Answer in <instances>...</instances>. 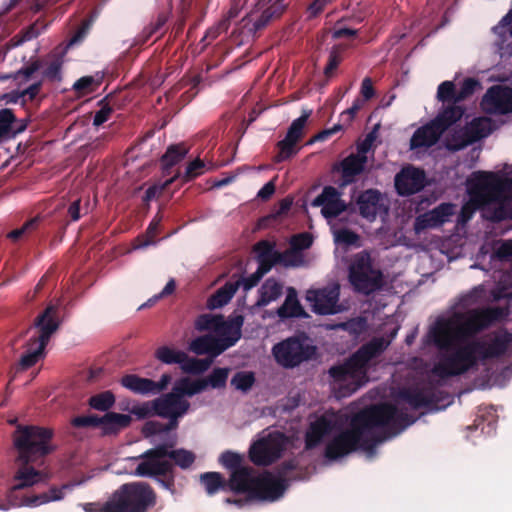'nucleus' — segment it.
I'll return each instance as SVG.
<instances>
[{
    "label": "nucleus",
    "mask_w": 512,
    "mask_h": 512,
    "mask_svg": "<svg viewBox=\"0 0 512 512\" xmlns=\"http://www.w3.org/2000/svg\"><path fill=\"white\" fill-rule=\"evenodd\" d=\"M240 286V280L227 281L222 287H220L214 294L209 297L207 301L208 308L217 309L228 304Z\"/></svg>",
    "instance_id": "nucleus-36"
},
{
    "label": "nucleus",
    "mask_w": 512,
    "mask_h": 512,
    "mask_svg": "<svg viewBox=\"0 0 512 512\" xmlns=\"http://www.w3.org/2000/svg\"><path fill=\"white\" fill-rule=\"evenodd\" d=\"M481 87V83L475 78H465L457 92L456 102H461L474 94L477 88Z\"/></svg>",
    "instance_id": "nucleus-57"
},
{
    "label": "nucleus",
    "mask_w": 512,
    "mask_h": 512,
    "mask_svg": "<svg viewBox=\"0 0 512 512\" xmlns=\"http://www.w3.org/2000/svg\"><path fill=\"white\" fill-rule=\"evenodd\" d=\"M37 335L32 336L25 345V352L20 357L16 371H25L34 366L45 356V348L59 326V309L56 305L50 304L34 320Z\"/></svg>",
    "instance_id": "nucleus-6"
},
{
    "label": "nucleus",
    "mask_w": 512,
    "mask_h": 512,
    "mask_svg": "<svg viewBox=\"0 0 512 512\" xmlns=\"http://www.w3.org/2000/svg\"><path fill=\"white\" fill-rule=\"evenodd\" d=\"M41 221L39 216L26 221L20 228L14 229L8 233L7 237L13 241L19 240L23 235L29 234L38 228Z\"/></svg>",
    "instance_id": "nucleus-58"
},
{
    "label": "nucleus",
    "mask_w": 512,
    "mask_h": 512,
    "mask_svg": "<svg viewBox=\"0 0 512 512\" xmlns=\"http://www.w3.org/2000/svg\"><path fill=\"white\" fill-rule=\"evenodd\" d=\"M442 134L443 132L431 120L413 133L410 139V148H429L438 142Z\"/></svg>",
    "instance_id": "nucleus-32"
},
{
    "label": "nucleus",
    "mask_w": 512,
    "mask_h": 512,
    "mask_svg": "<svg viewBox=\"0 0 512 512\" xmlns=\"http://www.w3.org/2000/svg\"><path fill=\"white\" fill-rule=\"evenodd\" d=\"M284 451L283 440L268 436L253 443L249 449L250 460L258 466H268L277 461Z\"/></svg>",
    "instance_id": "nucleus-15"
},
{
    "label": "nucleus",
    "mask_w": 512,
    "mask_h": 512,
    "mask_svg": "<svg viewBox=\"0 0 512 512\" xmlns=\"http://www.w3.org/2000/svg\"><path fill=\"white\" fill-rule=\"evenodd\" d=\"M415 421L414 417L391 403L370 405L354 414L348 428L328 442L324 455L329 460H337L358 449L373 452L386 439L385 435L375 434V429L384 428L394 436Z\"/></svg>",
    "instance_id": "nucleus-2"
},
{
    "label": "nucleus",
    "mask_w": 512,
    "mask_h": 512,
    "mask_svg": "<svg viewBox=\"0 0 512 512\" xmlns=\"http://www.w3.org/2000/svg\"><path fill=\"white\" fill-rule=\"evenodd\" d=\"M177 444V436H168L162 442L164 449L157 450L158 456H167L171 459L174 466H179L181 469H188L195 462V454L192 451L184 448L172 449Z\"/></svg>",
    "instance_id": "nucleus-26"
},
{
    "label": "nucleus",
    "mask_w": 512,
    "mask_h": 512,
    "mask_svg": "<svg viewBox=\"0 0 512 512\" xmlns=\"http://www.w3.org/2000/svg\"><path fill=\"white\" fill-rule=\"evenodd\" d=\"M253 251L256 253L258 269L268 273L277 264L276 254L278 251L275 250V243L260 240L254 245Z\"/></svg>",
    "instance_id": "nucleus-34"
},
{
    "label": "nucleus",
    "mask_w": 512,
    "mask_h": 512,
    "mask_svg": "<svg viewBox=\"0 0 512 512\" xmlns=\"http://www.w3.org/2000/svg\"><path fill=\"white\" fill-rule=\"evenodd\" d=\"M462 129L463 135L466 138V143H468V145L481 140L489 134L485 123L481 119H473L470 123L462 127Z\"/></svg>",
    "instance_id": "nucleus-44"
},
{
    "label": "nucleus",
    "mask_w": 512,
    "mask_h": 512,
    "mask_svg": "<svg viewBox=\"0 0 512 512\" xmlns=\"http://www.w3.org/2000/svg\"><path fill=\"white\" fill-rule=\"evenodd\" d=\"M189 149L184 143L170 145L166 152L161 157V165L165 174L169 173V170L181 162L188 154Z\"/></svg>",
    "instance_id": "nucleus-39"
},
{
    "label": "nucleus",
    "mask_w": 512,
    "mask_h": 512,
    "mask_svg": "<svg viewBox=\"0 0 512 512\" xmlns=\"http://www.w3.org/2000/svg\"><path fill=\"white\" fill-rule=\"evenodd\" d=\"M283 286L274 278H268L259 289V299L256 305L259 307L267 306L270 302L278 299L282 294Z\"/></svg>",
    "instance_id": "nucleus-40"
},
{
    "label": "nucleus",
    "mask_w": 512,
    "mask_h": 512,
    "mask_svg": "<svg viewBox=\"0 0 512 512\" xmlns=\"http://www.w3.org/2000/svg\"><path fill=\"white\" fill-rule=\"evenodd\" d=\"M114 512H148L157 503V493L144 481L124 483L111 495Z\"/></svg>",
    "instance_id": "nucleus-7"
},
{
    "label": "nucleus",
    "mask_w": 512,
    "mask_h": 512,
    "mask_svg": "<svg viewBox=\"0 0 512 512\" xmlns=\"http://www.w3.org/2000/svg\"><path fill=\"white\" fill-rule=\"evenodd\" d=\"M164 449L162 443L154 448L146 450L139 456L141 462L135 469V474L140 477H159L165 475H174V464L165 460L167 456H158L157 450Z\"/></svg>",
    "instance_id": "nucleus-12"
},
{
    "label": "nucleus",
    "mask_w": 512,
    "mask_h": 512,
    "mask_svg": "<svg viewBox=\"0 0 512 512\" xmlns=\"http://www.w3.org/2000/svg\"><path fill=\"white\" fill-rule=\"evenodd\" d=\"M228 373V368H215L204 381H207V387L222 388L226 385Z\"/></svg>",
    "instance_id": "nucleus-60"
},
{
    "label": "nucleus",
    "mask_w": 512,
    "mask_h": 512,
    "mask_svg": "<svg viewBox=\"0 0 512 512\" xmlns=\"http://www.w3.org/2000/svg\"><path fill=\"white\" fill-rule=\"evenodd\" d=\"M206 388L207 381H204V379L191 380L188 377H182L178 379L172 387V389L182 399H185V397H192L196 394H199Z\"/></svg>",
    "instance_id": "nucleus-37"
},
{
    "label": "nucleus",
    "mask_w": 512,
    "mask_h": 512,
    "mask_svg": "<svg viewBox=\"0 0 512 512\" xmlns=\"http://www.w3.org/2000/svg\"><path fill=\"white\" fill-rule=\"evenodd\" d=\"M394 185L399 196H411L419 193L426 186V174L413 165L403 167L394 178Z\"/></svg>",
    "instance_id": "nucleus-18"
},
{
    "label": "nucleus",
    "mask_w": 512,
    "mask_h": 512,
    "mask_svg": "<svg viewBox=\"0 0 512 512\" xmlns=\"http://www.w3.org/2000/svg\"><path fill=\"white\" fill-rule=\"evenodd\" d=\"M205 163L200 158H196L191 161L187 167L184 175L182 176V181L187 183L196 177L202 175L204 173Z\"/></svg>",
    "instance_id": "nucleus-64"
},
{
    "label": "nucleus",
    "mask_w": 512,
    "mask_h": 512,
    "mask_svg": "<svg viewBox=\"0 0 512 512\" xmlns=\"http://www.w3.org/2000/svg\"><path fill=\"white\" fill-rule=\"evenodd\" d=\"M277 264H281L285 267H298L303 263V256L300 252L293 250H287L285 252H278Z\"/></svg>",
    "instance_id": "nucleus-55"
},
{
    "label": "nucleus",
    "mask_w": 512,
    "mask_h": 512,
    "mask_svg": "<svg viewBox=\"0 0 512 512\" xmlns=\"http://www.w3.org/2000/svg\"><path fill=\"white\" fill-rule=\"evenodd\" d=\"M52 437L53 430L50 428L35 425L17 426L13 434V442L18 451V459L23 465L16 472L13 478L14 484L7 492L8 503H0L1 510H8L10 507L16 506H39L51 501H59L64 498V491L72 488V485L64 484L61 487L53 486L47 492L32 496L19 495L21 490L42 481V473L29 464L42 460L53 452L54 448L50 445Z\"/></svg>",
    "instance_id": "nucleus-1"
},
{
    "label": "nucleus",
    "mask_w": 512,
    "mask_h": 512,
    "mask_svg": "<svg viewBox=\"0 0 512 512\" xmlns=\"http://www.w3.org/2000/svg\"><path fill=\"white\" fill-rule=\"evenodd\" d=\"M273 355L276 362L284 368H294L308 361L316 354V347L306 338L289 337L274 345Z\"/></svg>",
    "instance_id": "nucleus-10"
},
{
    "label": "nucleus",
    "mask_w": 512,
    "mask_h": 512,
    "mask_svg": "<svg viewBox=\"0 0 512 512\" xmlns=\"http://www.w3.org/2000/svg\"><path fill=\"white\" fill-rule=\"evenodd\" d=\"M120 383L126 389L132 391L135 394L148 395L152 394V387H154V381L148 378H142L136 374L124 375Z\"/></svg>",
    "instance_id": "nucleus-38"
},
{
    "label": "nucleus",
    "mask_w": 512,
    "mask_h": 512,
    "mask_svg": "<svg viewBox=\"0 0 512 512\" xmlns=\"http://www.w3.org/2000/svg\"><path fill=\"white\" fill-rule=\"evenodd\" d=\"M367 162L368 157H361L355 153H351L342 159L338 166L334 167L335 170L341 173L339 186L344 188L355 183L358 177L365 172Z\"/></svg>",
    "instance_id": "nucleus-23"
},
{
    "label": "nucleus",
    "mask_w": 512,
    "mask_h": 512,
    "mask_svg": "<svg viewBox=\"0 0 512 512\" xmlns=\"http://www.w3.org/2000/svg\"><path fill=\"white\" fill-rule=\"evenodd\" d=\"M288 488L285 478H276L270 472L256 477L249 500L274 502L280 499Z\"/></svg>",
    "instance_id": "nucleus-14"
},
{
    "label": "nucleus",
    "mask_w": 512,
    "mask_h": 512,
    "mask_svg": "<svg viewBox=\"0 0 512 512\" xmlns=\"http://www.w3.org/2000/svg\"><path fill=\"white\" fill-rule=\"evenodd\" d=\"M26 128V122L17 120L12 109L4 108L0 110V142L15 137L24 132Z\"/></svg>",
    "instance_id": "nucleus-33"
},
{
    "label": "nucleus",
    "mask_w": 512,
    "mask_h": 512,
    "mask_svg": "<svg viewBox=\"0 0 512 512\" xmlns=\"http://www.w3.org/2000/svg\"><path fill=\"white\" fill-rule=\"evenodd\" d=\"M200 483L208 495L212 496L219 491L227 490V480L219 472H205L200 475Z\"/></svg>",
    "instance_id": "nucleus-42"
},
{
    "label": "nucleus",
    "mask_w": 512,
    "mask_h": 512,
    "mask_svg": "<svg viewBox=\"0 0 512 512\" xmlns=\"http://www.w3.org/2000/svg\"><path fill=\"white\" fill-rule=\"evenodd\" d=\"M347 50V46L344 44L334 45L328 55L327 64L324 67L323 73L327 79L335 76L339 65L344 60V53Z\"/></svg>",
    "instance_id": "nucleus-43"
},
{
    "label": "nucleus",
    "mask_w": 512,
    "mask_h": 512,
    "mask_svg": "<svg viewBox=\"0 0 512 512\" xmlns=\"http://www.w3.org/2000/svg\"><path fill=\"white\" fill-rule=\"evenodd\" d=\"M508 316L502 307L475 308L455 312L448 319L438 320L428 333L430 341L439 351H449Z\"/></svg>",
    "instance_id": "nucleus-3"
},
{
    "label": "nucleus",
    "mask_w": 512,
    "mask_h": 512,
    "mask_svg": "<svg viewBox=\"0 0 512 512\" xmlns=\"http://www.w3.org/2000/svg\"><path fill=\"white\" fill-rule=\"evenodd\" d=\"M466 141L467 140L463 135V129L460 128L449 133L445 137L444 144L447 150L451 152H456L468 146V143H466Z\"/></svg>",
    "instance_id": "nucleus-51"
},
{
    "label": "nucleus",
    "mask_w": 512,
    "mask_h": 512,
    "mask_svg": "<svg viewBox=\"0 0 512 512\" xmlns=\"http://www.w3.org/2000/svg\"><path fill=\"white\" fill-rule=\"evenodd\" d=\"M445 392L429 382L422 387L405 388L400 391V398L413 409L432 408L444 400Z\"/></svg>",
    "instance_id": "nucleus-13"
},
{
    "label": "nucleus",
    "mask_w": 512,
    "mask_h": 512,
    "mask_svg": "<svg viewBox=\"0 0 512 512\" xmlns=\"http://www.w3.org/2000/svg\"><path fill=\"white\" fill-rule=\"evenodd\" d=\"M212 363V359H197L190 358L186 354V358L180 362V366L183 372L189 374H201L208 370Z\"/></svg>",
    "instance_id": "nucleus-48"
},
{
    "label": "nucleus",
    "mask_w": 512,
    "mask_h": 512,
    "mask_svg": "<svg viewBox=\"0 0 512 512\" xmlns=\"http://www.w3.org/2000/svg\"><path fill=\"white\" fill-rule=\"evenodd\" d=\"M340 287L335 284L330 287L310 290L307 293V300L311 302L312 309L319 315H334L342 311L338 304Z\"/></svg>",
    "instance_id": "nucleus-16"
},
{
    "label": "nucleus",
    "mask_w": 512,
    "mask_h": 512,
    "mask_svg": "<svg viewBox=\"0 0 512 512\" xmlns=\"http://www.w3.org/2000/svg\"><path fill=\"white\" fill-rule=\"evenodd\" d=\"M222 317V315L201 314L195 320V329L198 331H214L217 333L219 325L222 324Z\"/></svg>",
    "instance_id": "nucleus-49"
},
{
    "label": "nucleus",
    "mask_w": 512,
    "mask_h": 512,
    "mask_svg": "<svg viewBox=\"0 0 512 512\" xmlns=\"http://www.w3.org/2000/svg\"><path fill=\"white\" fill-rule=\"evenodd\" d=\"M348 279L356 292L367 296L384 286L382 271L374 267L370 253L365 250L353 256L348 267Z\"/></svg>",
    "instance_id": "nucleus-9"
},
{
    "label": "nucleus",
    "mask_w": 512,
    "mask_h": 512,
    "mask_svg": "<svg viewBox=\"0 0 512 512\" xmlns=\"http://www.w3.org/2000/svg\"><path fill=\"white\" fill-rule=\"evenodd\" d=\"M178 177V175H175L174 177H171L170 179L166 180L164 183L158 185L153 184L147 188L145 191V194L143 196V202L148 204L153 199L159 197L162 195V193L174 182V180Z\"/></svg>",
    "instance_id": "nucleus-62"
},
{
    "label": "nucleus",
    "mask_w": 512,
    "mask_h": 512,
    "mask_svg": "<svg viewBox=\"0 0 512 512\" xmlns=\"http://www.w3.org/2000/svg\"><path fill=\"white\" fill-rule=\"evenodd\" d=\"M242 461L243 458L240 454L229 450L223 452L219 457L220 464L231 472L238 468H242Z\"/></svg>",
    "instance_id": "nucleus-59"
},
{
    "label": "nucleus",
    "mask_w": 512,
    "mask_h": 512,
    "mask_svg": "<svg viewBox=\"0 0 512 512\" xmlns=\"http://www.w3.org/2000/svg\"><path fill=\"white\" fill-rule=\"evenodd\" d=\"M257 476L254 469L250 466L238 468L231 472L227 480V489L235 493H245L249 499Z\"/></svg>",
    "instance_id": "nucleus-27"
},
{
    "label": "nucleus",
    "mask_w": 512,
    "mask_h": 512,
    "mask_svg": "<svg viewBox=\"0 0 512 512\" xmlns=\"http://www.w3.org/2000/svg\"><path fill=\"white\" fill-rule=\"evenodd\" d=\"M353 212L354 207L352 203H346L344 200L339 199L321 207V214L326 219H335L343 212Z\"/></svg>",
    "instance_id": "nucleus-47"
},
{
    "label": "nucleus",
    "mask_w": 512,
    "mask_h": 512,
    "mask_svg": "<svg viewBox=\"0 0 512 512\" xmlns=\"http://www.w3.org/2000/svg\"><path fill=\"white\" fill-rule=\"evenodd\" d=\"M478 346L480 345L473 343L472 340L464 344H455L449 351H439V361L432 368V374L442 379L465 374L479 362L475 350Z\"/></svg>",
    "instance_id": "nucleus-8"
},
{
    "label": "nucleus",
    "mask_w": 512,
    "mask_h": 512,
    "mask_svg": "<svg viewBox=\"0 0 512 512\" xmlns=\"http://www.w3.org/2000/svg\"><path fill=\"white\" fill-rule=\"evenodd\" d=\"M458 90L452 81H444L438 86L437 98L443 103L456 104V96Z\"/></svg>",
    "instance_id": "nucleus-56"
},
{
    "label": "nucleus",
    "mask_w": 512,
    "mask_h": 512,
    "mask_svg": "<svg viewBox=\"0 0 512 512\" xmlns=\"http://www.w3.org/2000/svg\"><path fill=\"white\" fill-rule=\"evenodd\" d=\"M511 341V332L505 330L502 333L496 334L489 343L480 340H473V343L480 345L475 350L479 361H484L505 355L509 351V343Z\"/></svg>",
    "instance_id": "nucleus-24"
},
{
    "label": "nucleus",
    "mask_w": 512,
    "mask_h": 512,
    "mask_svg": "<svg viewBox=\"0 0 512 512\" xmlns=\"http://www.w3.org/2000/svg\"><path fill=\"white\" fill-rule=\"evenodd\" d=\"M155 357L164 364H179L186 358V353L168 346H161L156 350Z\"/></svg>",
    "instance_id": "nucleus-46"
},
{
    "label": "nucleus",
    "mask_w": 512,
    "mask_h": 512,
    "mask_svg": "<svg viewBox=\"0 0 512 512\" xmlns=\"http://www.w3.org/2000/svg\"><path fill=\"white\" fill-rule=\"evenodd\" d=\"M101 84V78L96 79L94 76H83L73 84V89L81 95L94 92Z\"/></svg>",
    "instance_id": "nucleus-54"
},
{
    "label": "nucleus",
    "mask_w": 512,
    "mask_h": 512,
    "mask_svg": "<svg viewBox=\"0 0 512 512\" xmlns=\"http://www.w3.org/2000/svg\"><path fill=\"white\" fill-rule=\"evenodd\" d=\"M336 424L335 418L327 414L312 421L305 434V449L312 450L318 447L335 430Z\"/></svg>",
    "instance_id": "nucleus-20"
},
{
    "label": "nucleus",
    "mask_w": 512,
    "mask_h": 512,
    "mask_svg": "<svg viewBox=\"0 0 512 512\" xmlns=\"http://www.w3.org/2000/svg\"><path fill=\"white\" fill-rule=\"evenodd\" d=\"M254 383L255 375L251 371L236 372L231 379V385L244 393L248 392Z\"/></svg>",
    "instance_id": "nucleus-50"
},
{
    "label": "nucleus",
    "mask_w": 512,
    "mask_h": 512,
    "mask_svg": "<svg viewBox=\"0 0 512 512\" xmlns=\"http://www.w3.org/2000/svg\"><path fill=\"white\" fill-rule=\"evenodd\" d=\"M277 315L281 319L307 317V313L298 300L295 288H288L283 304L277 309Z\"/></svg>",
    "instance_id": "nucleus-35"
},
{
    "label": "nucleus",
    "mask_w": 512,
    "mask_h": 512,
    "mask_svg": "<svg viewBox=\"0 0 512 512\" xmlns=\"http://www.w3.org/2000/svg\"><path fill=\"white\" fill-rule=\"evenodd\" d=\"M311 114V109H303L302 115L293 120L288 128L285 138L277 143L279 152L275 157L276 162L285 161L297 153L295 146L303 137L305 124Z\"/></svg>",
    "instance_id": "nucleus-17"
},
{
    "label": "nucleus",
    "mask_w": 512,
    "mask_h": 512,
    "mask_svg": "<svg viewBox=\"0 0 512 512\" xmlns=\"http://www.w3.org/2000/svg\"><path fill=\"white\" fill-rule=\"evenodd\" d=\"M87 213L88 202L82 205V200L80 198L73 200L67 208V217L69 218V220L66 224L78 221L83 214Z\"/></svg>",
    "instance_id": "nucleus-61"
},
{
    "label": "nucleus",
    "mask_w": 512,
    "mask_h": 512,
    "mask_svg": "<svg viewBox=\"0 0 512 512\" xmlns=\"http://www.w3.org/2000/svg\"><path fill=\"white\" fill-rule=\"evenodd\" d=\"M286 8L285 0H258L254 8L242 18V26L248 33L255 35L279 19Z\"/></svg>",
    "instance_id": "nucleus-11"
},
{
    "label": "nucleus",
    "mask_w": 512,
    "mask_h": 512,
    "mask_svg": "<svg viewBox=\"0 0 512 512\" xmlns=\"http://www.w3.org/2000/svg\"><path fill=\"white\" fill-rule=\"evenodd\" d=\"M360 216L370 222L374 221L383 209L382 194L377 189H366L355 199Z\"/></svg>",
    "instance_id": "nucleus-25"
},
{
    "label": "nucleus",
    "mask_w": 512,
    "mask_h": 512,
    "mask_svg": "<svg viewBox=\"0 0 512 512\" xmlns=\"http://www.w3.org/2000/svg\"><path fill=\"white\" fill-rule=\"evenodd\" d=\"M472 203L494 223L512 219V179L495 172L475 171L466 180Z\"/></svg>",
    "instance_id": "nucleus-4"
},
{
    "label": "nucleus",
    "mask_w": 512,
    "mask_h": 512,
    "mask_svg": "<svg viewBox=\"0 0 512 512\" xmlns=\"http://www.w3.org/2000/svg\"><path fill=\"white\" fill-rule=\"evenodd\" d=\"M116 401L115 395L112 391L106 390L91 396L88 400V405L97 411L110 412L109 410L114 406Z\"/></svg>",
    "instance_id": "nucleus-45"
},
{
    "label": "nucleus",
    "mask_w": 512,
    "mask_h": 512,
    "mask_svg": "<svg viewBox=\"0 0 512 512\" xmlns=\"http://www.w3.org/2000/svg\"><path fill=\"white\" fill-rule=\"evenodd\" d=\"M482 109L489 114L505 115L512 112V88L494 85L484 94Z\"/></svg>",
    "instance_id": "nucleus-19"
},
{
    "label": "nucleus",
    "mask_w": 512,
    "mask_h": 512,
    "mask_svg": "<svg viewBox=\"0 0 512 512\" xmlns=\"http://www.w3.org/2000/svg\"><path fill=\"white\" fill-rule=\"evenodd\" d=\"M108 96L101 99L98 105L101 107L94 115L93 125L96 127L101 126L110 118L113 113V108L107 102Z\"/></svg>",
    "instance_id": "nucleus-63"
},
{
    "label": "nucleus",
    "mask_w": 512,
    "mask_h": 512,
    "mask_svg": "<svg viewBox=\"0 0 512 512\" xmlns=\"http://www.w3.org/2000/svg\"><path fill=\"white\" fill-rule=\"evenodd\" d=\"M41 67V60L36 59L20 68L11 77L16 81H19V84L26 83L32 78L33 74L36 73Z\"/></svg>",
    "instance_id": "nucleus-53"
},
{
    "label": "nucleus",
    "mask_w": 512,
    "mask_h": 512,
    "mask_svg": "<svg viewBox=\"0 0 512 512\" xmlns=\"http://www.w3.org/2000/svg\"><path fill=\"white\" fill-rule=\"evenodd\" d=\"M386 347L383 338H373L360 346L344 363L329 369L338 397H349L367 383L370 361L379 357Z\"/></svg>",
    "instance_id": "nucleus-5"
},
{
    "label": "nucleus",
    "mask_w": 512,
    "mask_h": 512,
    "mask_svg": "<svg viewBox=\"0 0 512 512\" xmlns=\"http://www.w3.org/2000/svg\"><path fill=\"white\" fill-rule=\"evenodd\" d=\"M132 423V417L128 414L107 412L99 416V428L103 436H116Z\"/></svg>",
    "instance_id": "nucleus-29"
},
{
    "label": "nucleus",
    "mask_w": 512,
    "mask_h": 512,
    "mask_svg": "<svg viewBox=\"0 0 512 512\" xmlns=\"http://www.w3.org/2000/svg\"><path fill=\"white\" fill-rule=\"evenodd\" d=\"M455 205L441 203L432 210L420 214L414 221V230L417 234L429 228H436L449 221L454 214Z\"/></svg>",
    "instance_id": "nucleus-21"
},
{
    "label": "nucleus",
    "mask_w": 512,
    "mask_h": 512,
    "mask_svg": "<svg viewBox=\"0 0 512 512\" xmlns=\"http://www.w3.org/2000/svg\"><path fill=\"white\" fill-rule=\"evenodd\" d=\"M189 349L196 355H209V359L212 360L226 351V347L223 346L219 338L212 334H205L195 338L191 341Z\"/></svg>",
    "instance_id": "nucleus-31"
},
{
    "label": "nucleus",
    "mask_w": 512,
    "mask_h": 512,
    "mask_svg": "<svg viewBox=\"0 0 512 512\" xmlns=\"http://www.w3.org/2000/svg\"><path fill=\"white\" fill-rule=\"evenodd\" d=\"M153 413L156 416H170L171 414L185 415L190 409V403L172 389L170 392L152 401Z\"/></svg>",
    "instance_id": "nucleus-22"
},
{
    "label": "nucleus",
    "mask_w": 512,
    "mask_h": 512,
    "mask_svg": "<svg viewBox=\"0 0 512 512\" xmlns=\"http://www.w3.org/2000/svg\"><path fill=\"white\" fill-rule=\"evenodd\" d=\"M341 199V192L333 186H325L322 192L312 201L313 207H323Z\"/></svg>",
    "instance_id": "nucleus-52"
},
{
    "label": "nucleus",
    "mask_w": 512,
    "mask_h": 512,
    "mask_svg": "<svg viewBox=\"0 0 512 512\" xmlns=\"http://www.w3.org/2000/svg\"><path fill=\"white\" fill-rule=\"evenodd\" d=\"M183 416L184 415L178 414H171L170 416H160L161 418L168 419V423H162L157 420H149L143 425L142 434L145 438L162 435V440L165 441L168 436H176V434H170V432L178 428L179 418Z\"/></svg>",
    "instance_id": "nucleus-30"
},
{
    "label": "nucleus",
    "mask_w": 512,
    "mask_h": 512,
    "mask_svg": "<svg viewBox=\"0 0 512 512\" xmlns=\"http://www.w3.org/2000/svg\"><path fill=\"white\" fill-rule=\"evenodd\" d=\"M462 115L463 109L453 104L440 112L432 121L444 133L450 126L460 120Z\"/></svg>",
    "instance_id": "nucleus-41"
},
{
    "label": "nucleus",
    "mask_w": 512,
    "mask_h": 512,
    "mask_svg": "<svg viewBox=\"0 0 512 512\" xmlns=\"http://www.w3.org/2000/svg\"><path fill=\"white\" fill-rule=\"evenodd\" d=\"M221 323L222 324L219 325L217 334L219 340L227 350L240 340L244 317L242 315H236L229 320H225L224 317H222Z\"/></svg>",
    "instance_id": "nucleus-28"
}]
</instances>
